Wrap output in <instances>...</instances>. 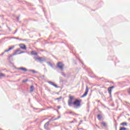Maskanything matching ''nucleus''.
I'll use <instances>...</instances> for the list:
<instances>
[{"label":"nucleus","instance_id":"22","mask_svg":"<svg viewBox=\"0 0 130 130\" xmlns=\"http://www.w3.org/2000/svg\"><path fill=\"white\" fill-rule=\"evenodd\" d=\"M29 72H31V73H33V74H35V73H36V71L34 70H30L29 71Z\"/></svg>","mask_w":130,"mask_h":130},{"label":"nucleus","instance_id":"1","mask_svg":"<svg viewBox=\"0 0 130 130\" xmlns=\"http://www.w3.org/2000/svg\"><path fill=\"white\" fill-rule=\"evenodd\" d=\"M81 102V100L75 99V101L73 103V105H74L75 107H80Z\"/></svg>","mask_w":130,"mask_h":130},{"label":"nucleus","instance_id":"9","mask_svg":"<svg viewBox=\"0 0 130 130\" xmlns=\"http://www.w3.org/2000/svg\"><path fill=\"white\" fill-rule=\"evenodd\" d=\"M14 48H15V46H13L12 47H11L10 48H9L8 49L6 50L4 52H8L9 51H10V50H12V49H14Z\"/></svg>","mask_w":130,"mask_h":130},{"label":"nucleus","instance_id":"19","mask_svg":"<svg viewBox=\"0 0 130 130\" xmlns=\"http://www.w3.org/2000/svg\"><path fill=\"white\" fill-rule=\"evenodd\" d=\"M42 59H43V58H41V57H38V58H37V60L41 61V60H42Z\"/></svg>","mask_w":130,"mask_h":130},{"label":"nucleus","instance_id":"5","mask_svg":"<svg viewBox=\"0 0 130 130\" xmlns=\"http://www.w3.org/2000/svg\"><path fill=\"white\" fill-rule=\"evenodd\" d=\"M88 92H89V88H88V86H86L85 91L84 93L81 96V98H84V97H86V96L88 95Z\"/></svg>","mask_w":130,"mask_h":130},{"label":"nucleus","instance_id":"12","mask_svg":"<svg viewBox=\"0 0 130 130\" xmlns=\"http://www.w3.org/2000/svg\"><path fill=\"white\" fill-rule=\"evenodd\" d=\"M49 84L50 85H52V86H54V87H55V88H57V85H56V84H55L54 83H53V82H49Z\"/></svg>","mask_w":130,"mask_h":130},{"label":"nucleus","instance_id":"11","mask_svg":"<svg viewBox=\"0 0 130 130\" xmlns=\"http://www.w3.org/2000/svg\"><path fill=\"white\" fill-rule=\"evenodd\" d=\"M19 70H21V71H23V72H27V71H28V70H27V69L24 68H19Z\"/></svg>","mask_w":130,"mask_h":130},{"label":"nucleus","instance_id":"17","mask_svg":"<svg viewBox=\"0 0 130 130\" xmlns=\"http://www.w3.org/2000/svg\"><path fill=\"white\" fill-rule=\"evenodd\" d=\"M119 130H126V128H125L124 127H120Z\"/></svg>","mask_w":130,"mask_h":130},{"label":"nucleus","instance_id":"20","mask_svg":"<svg viewBox=\"0 0 130 130\" xmlns=\"http://www.w3.org/2000/svg\"><path fill=\"white\" fill-rule=\"evenodd\" d=\"M27 82H28V79L22 80V83H27Z\"/></svg>","mask_w":130,"mask_h":130},{"label":"nucleus","instance_id":"23","mask_svg":"<svg viewBox=\"0 0 130 130\" xmlns=\"http://www.w3.org/2000/svg\"><path fill=\"white\" fill-rule=\"evenodd\" d=\"M59 99H60V98H57V99H55V100H59Z\"/></svg>","mask_w":130,"mask_h":130},{"label":"nucleus","instance_id":"3","mask_svg":"<svg viewBox=\"0 0 130 130\" xmlns=\"http://www.w3.org/2000/svg\"><path fill=\"white\" fill-rule=\"evenodd\" d=\"M57 67L60 70V71H63V67H64V64L62 63V62H58L57 63Z\"/></svg>","mask_w":130,"mask_h":130},{"label":"nucleus","instance_id":"7","mask_svg":"<svg viewBox=\"0 0 130 130\" xmlns=\"http://www.w3.org/2000/svg\"><path fill=\"white\" fill-rule=\"evenodd\" d=\"M112 89H114V86L109 87V88H108V92L109 93L110 95H111Z\"/></svg>","mask_w":130,"mask_h":130},{"label":"nucleus","instance_id":"15","mask_svg":"<svg viewBox=\"0 0 130 130\" xmlns=\"http://www.w3.org/2000/svg\"><path fill=\"white\" fill-rule=\"evenodd\" d=\"M30 92H33V91H34V86L32 85L30 86Z\"/></svg>","mask_w":130,"mask_h":130},{"label":"nucleus","instance_id":"2","mask_svg":"<svg viewBox=\"0 0 130 130\" xmlns=\"http://www.w3.org/2000/svg\"><path fill=\"white\" fill-rule=\"evenodd\" d=\"M74 98H75V96H72V95L69 96V99L68 100V105L69 106H72V104L74 103V102H73V101L74 100Z\"/></svg>","mask_w":130,"mask_h":130},{"label":"nucleus","instance_id":"8","mask_svg":"<svg viewBox=\"0 0 130 130\" xmlns=\"http://www.w3.org/2000/svg\"><path fill=\"white\" fill-rule=\"evenodd\" d=\"M49 126V122H48L44 125V127H45V129H46V130L50 129V128H49V127H48Z\"/></svg>","mask_w":130,"mask_h":130},{"label":"nucleus","instance_id":"18","mask_svg":"<svg viewBox=\"0 0 130 130\" xmlns=\"http://www.w3.org/2000/svg\"><path fill=\"white\" fill-rule=\"evenodd\" d=\"M2 77H6V75L3 73H0V78H2Z\"/></svg>","mask_w":130,"mask_h":130},{"label":"nucleus","instance_id":"14","mask_svg":"<svg viewBox=\"0 0 130 130\" xmlns=\"http://www.w3.org/2000/svg\"><path fill=\"white\" fill-rule=\"evenodd\" d=\"M120 125H123V126H127V123L125 122H122L120 123Z\"/></svg>","mask_w":130,"mask_h":130},{"label":"nucleus","instance_id":"6","mask_svg":"<svg viewBox=\"0 0 130 130\" xmlns=\"http://www.w3.org/2000/svg\"><path fill=\"white\" fill-rule=\"evenodd\" d=\"M19 46L21 48V49H23L24 50H26V49H27L26 45L24 44H20L19 45Z\"/></svg>","mask_w":130,"mask_h":130},{"label":"nucleus","instance_id":"16","mask_svg":"<svg viewBox=\"0 0 130 130\" xmlns=\"http://www.w3.org/2000/svg\"><path fill=\"white\" fill-rule=\"evenodd\" d=\"M98 118L99 120H101V119L102 118L101 115H98Z\"/></svg>","mask_w":130,"mask_h":130},{"label":"nucleus","instance_id":"13","mask_svg":"<svg viewBox=\"0 0 130 130\" xmlns=\"http://www.w3.org/2000/svg\"><path fill=\"white\" fill-rule=\"evenodd\" d=\"M101 124L102 125H103V126H107V124L105 123V122H102Z\"/></svg>","mask_w":130,"mask_h":130},{"label":"nucleus","instance_id":"24","mask_svg":"<svg viewBox=\"0 0 130 130\" xmlns=\"http://www.w3.org/2000/svg\"><path fill=\"white\" fill-rule=\"evenodd\" d=\"M73 122H74L73 121H71V123H73Z\"/></svg>","mask_w":130,"mask_h":130},{"label":"nucleus","instance_id":"21","mask_svg":"<svg viewBox=\"0 0 130 130\" xmlns=\"http://www.w3.org/2000/svg\"><path fill=\"white\" fill-rule=\"evenodd\" d=\"M48 64H49L51 68H53V64H51L50 62H49Z\"/></svg>","mask_w":130,"mask_h":130},{"label":"nucleus","instance_id":"10","mask_svg":"<svg viewBox=\"0 0 130 130\" xmlns=\"http://www.w3.org/2000/svg\"><path fill=\"white\" fill-rule=\"evenodd\" d=\"M31 54H32V55H37V54H38V53L36 52H35V51H32L31 52Z\"/></svg>","mask_w":130,"mask_h":130},{"label":"nucleus","instance_id":"4","mask_svg":"<svg viewBox=\"0 0 130 130\" xmlns=\"http://www.w3.org/2000/svg\"><path fill=\"white\" fill-rule=\"evenodd\" d=\"M25 52L21 51V49H17L13 53V55H18V54H22V53H24Z\"/></svg>","mask_w":130,"mask_h":130}]
</instances>
